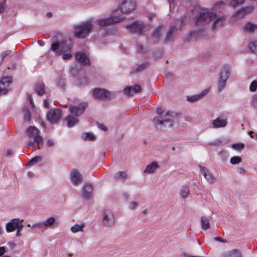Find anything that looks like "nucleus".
Masks as SVG:
<instances>
[{
  "instance_id": "nucleus-1",
  "label": "nucleus",
  "mask_w": 257,
  "mask_h": 257,
  "mask_svg": "<svg viewBox=\"0 0 257 257\" xmlns=\"http://www.w3.org/2000/svg\"><path fill=\"white\" fill-rule=\"evenodd\" d=\"M73 44L71 41L63 40L61 42L53 43L51 46V50L56 56H62L64 60H69L72 57Z\"/></svg>"
},
{
  "instance_id": "nucleus-2",
  "label": "nucleus",
  "mask_w": 257,
  "mask_h": 257,
  "mask_svg": "<svg viewBox=\"0 0 257 257\" xmlns=\"http://www.w3.org/2000/svg\"><path fill=\"white\" fill-rule=\"evenodd\" d=\"M212 20H214L211 25L213 30L220 28L225 22L224 17L217 16L215 13L209 12L206 10L205 12L204 11L200 13V15L196 18V23L198 24L208 23Z\"/></svg>"
},
{
  "instance_id": "nucleus-3",
  "label": "nucleus",
  "mask_w": 257,
  "mask_h": 257,
  "mask_svg": "<svg viewBox=\"0 0 257 257\" xmlns=\"http://www.w3.org/2000/svg\"><path fill=\"white\" fill-rule=\"evenodd\" d=\"M177 115V113L175 112L167 111L164 115H162V116L155 117L153 119V122L157 128L172 127Z\"/></svg>"
},
{
  "instance_id": "nucleus-4",
  "label": "nucleus",
  "mask_w": 257,
  "mask_h": 257,
  "mask_svg": "<svg viewBox=\"0 0 257 257\" xmlns=\"http://www.w3.org/2000/svg\"><path fill=\"white\" fill-rule=\"evenodd\" d=\"M26 135L29 138L33 139V140H29L26 143V146L29 149H34L35 145H37L38 149H41L44 146V140L40 135V131L35 126L29 127L26 132Z\"/></svg>"
},
{
  "instance_id": "nucleus-5",
  "label": "nucleus",
  "mask_w": 257,
  "mask_h": 257,
  "mask_svg": "<svg viewBox=\"0 0 257 257\" xmlns=\"http://www.w3.org/2000/svg\"><path fill=\"white\" fill-rule=\"evenodd\" d=\"M94 25V20L90 19L74 27V36L77 38H84L91 32Z\"/></svg>"
},
{
  "instance_id": "nucleus-6",
  "label": "nucleus",
  "mask_w": 257,
  "mask_h": 257,
  "mask_svg": "<svg viewBox=\"0 0 257 257\" xmlns=\"http://www.w3.org/2000/svg\"><path fill=\"white\" fill-rule=\"evenodd\" d=\"M56 220L54 217H50L43 221H39L32 224V228L35 232H44L48 228L55 226Z\"/></svg>"
},
{
  "instance_id": "nucleus-7",
  "label": "nucleus",
  "mask_w": 257,
  "mask_h": 257,
  "mask_svg": "<svg viewBox=\"0 0 257 257\" xmlns=\"http://www.w3.org/2000/svg\"><path fill=\"white\" fill-rule=\"evenodd\" d=\"M118 10H113L111 17L98 19L97 24L100 27H105L123 21L124 18L118 15Z\"/></svg>"
},
{
  "instance_id": "nucleus-8",
  "label": "nucleus",
  "mask_w": 257,
  "mask_h": 257,
  "mask_svg": "<svg viewBox=\"0 0 257 257\" xmlns=\"http://www.w3.org/2000/svg\"><path fill=\"white\" fill-rule=\"evenodd\" d=\"M230 71L231 67L228 65H225L221 68L219 73L218 80L217 82L218 92H221L225 88L226 85L227 80L230 76Z\"/></svg>"
},
{
  "instance_id": "nucleus-9",
  "label": "nucleus",
  "mask_w": 257,
  "mask_h": 257,
  "mask_svg": "<svg viewBox=\"0 0 257 257\" xmlns=\"http://www.w3.org/2000/svg\"><path fill=\"white\" fill-rule=\"evenodd\" d=\"M126 28L133 34H142L147 31V26L144 22L136 21L126 26Z\"/></svg>"
},
{
  "instance_id": "nucleus-10",
  "label": "nucleus",
  "mask_w": 257,
  "mask_h": 257,
  "mask_svg": "<svg viewBox=\"0 0 257 257\" xmlns=\"http://www.w3.org/2000/svg\"><path fill=\"white\" fill-rule=\"evenodd\" d=\"M93 95L98 99L111 100L115 96V93L103 89L95 88L93 90Z\"/></svg>"
},
{
  "instance_id": "nucleus-11",
  "label": "nucleus",
  "mask_w": 257,
  "mask_h": 257,
  "mask_svg": "<svg viewBox=\"0 0 257 257\" xmlns=\"http://www.w3.org/2000/svg\"><path fill=\"white\" fill-rule=\"evenodd\" d=\"M102 225L105 227L113 226L115 223V218L113 212L109 209L104 211L102 218Z\"/></svg>"
},
{
  "instance_id": "nucleus-12",
  "label": "nucleus",
  "mask_w": 257,
  "mask_h": 257,
  "mask_svg": "<svg viewBox=\"0 0 257 257\" xmlns=\"http://www.w3.org/2000/svg\"><path fill=\"white\" fill-rule=\"evenodd\" d=\"M120 10H118V16H121L120 13H128L134 11L136 7V4L133 0H122L120 3Z\"/></svg>"
},
{
  "instance_id": "nucleus-13",
  "label": "nucleus",
  "mask_w": 257,
  "mask_h": 257,
  "mask_svg": "<svg viewBox=\"0 0 257 257\" xmlns=\"http://www.w3.org/2000/svg\"><path fill=\"white\" fill-rule=\"evenodd\" d=\"M87 105L88 104L86 102L81 103L78 105H71L69 106V110L71 114H73L76 117H77L83 113Z\"/></svg>"
},
{
  "instance_id": "nucleus-14",
  "label": "nucleus",
  "mask_w": 257,
  "mask_h": 257,
  "mask_svg": "<svg viewBox=\"0 0 257 257\" xmlns=\"http://www.w3.org/2000/svg\"><path fill=\"white\" fill-rule=\"evenodd\" d=\"M62 116V112L58 108L51 109L47 113V118L52 123H56Z\"/></svg>"
},
{
  "instance_id": "nucleus-15",
  "label": "nucleus",
  "mask_w": 257,
  "mask_h": 257,
  "mask_svg": "<svg viewBox=\"0 0 257 257\" xmlns=\"http://www.w3.org/2000/svg\"><path fill=\"white\" fill-rule=\"evenodd\" d=\"M253 10V8L251 7L242 8L238 11L235 14L232 16V19L234 21H237L243 19L245 15L250 14Z\"/></svg>"
},
{
  "instance_id": "nucleus-16",
  "label": "nucleus",
  "mask_w": 257,
  "mask_h": 257,
  "mask_svg": "<svg viewBox=\"0 0 257 257\" xmlns=\"http://www.w3.org/2000/svg\"><path fill=\"white\" fill-rule=\"evenodd\" d=\"M12 82V78L9 76H5L2 78L0 80V95L5 94L8 91L7 87Z\"/></svg>"
},
{
  "instance_id": "nucleus-17",
  "label": "nucleus",
  "mask_w": 257,
  "mask_h": 257,
  "mask_svg": "<svg viewBox=\"0 0 257 257\" xmlns=\"http://www.w3.org/2000/svg\"><path fill=\"white\" fill-rule=\"evenodd\" d=\"M70 178L73 184L75 186H78L82 183V176L76 170H72L70 174Z\"/></svg>"
},
{
  "instance_id": "nucleus-18",
  "label": "nucleus",
  "mask_w": 257,
  "mask_h": 257,
  "mask_svg": "<svg viewBox=\"0 0 257 257\" xmlns=\"http://www.w3.org/2000/svg\"><path fill=\"white\" fill-rule=\"evenodd\" d=\"M227 124L228 120L226 117L219 116L212 121V127L214 128L224 127Z\"/></svg>"
},
{
  "instance_id": "nucleus-19",
  "label": "nucleus",
  "mask_w": 257,
  "mask_h": 257,
  "mask_svg": "<svg viewBox=\"0 0 257 257\" xmlns=\"http://www.w3.org/2000/svg\"><path fill=\"white\" fill-rule=\"evenodd\" d=\"M76 60L83 65L89 64L88 56L84 53L78 52L75 55Z\"/></svg>"
},
{
  "instance_id": "nucleus-20",
  "label": "nucleus",
  "mask_w": 257,
  "mask_h": 257,
  "mask_svg": "<svg viewBox=\"0 0 257 257\" xmlns=\"http://www.w3.org/2000/svg\"><path fill=\"white\" fill-rule=\"evenodd\" d=\"M93 190V186L90 184H87L82 189V194L83 197L86 200L90 199Z\"/></svg>"
},
{
  "instance_id": "nucleus-21",
  "label": "nucleus",
  "mask_w": 257,
  "mask_h": 257,
  "mask_svg": "<svg viewBox=\"0 0 257 257\" xmlns=\"http://www.w3.org/2000/svg\"><path fill=\"white\" fill-rule=\"evenodd\" d=\"M200 168V171L202 174L204 176L207 181L210 184H213L215 182V178L212 175V174L205 167L199 166Z\"/></svg>"
},
{
  "instance_id": "nucleus-22",
  "label": "nucleus",
  "mask_w": 257,
  "mask_h": 257,
  "mask_svg": "<svg viewBox=\"0 0 257 257\" xmlns=\"http://www.w3.org/2000/svg\"><path fill=\"white\" fill-rule=\"evenodd\" d=\"M142 88L140 85H135L133 87H126L123 89V93L126 95L131 96L132 95V92L134 93H139L141 92Z\"/></svg>"
},
{
  "instance_id": "nucleus-23",
  "label": "nucleus",
  "mask_w": 257,
  "mask_h": 257,
  "mask_svg": "<svg viewBox=\"0 0 257 257\" xmlns=\"http://www.w3.org/2000/svg\"><path fill=\"white\" fill-rule=\"evenodd\" d=\"M160 166L157 162H153L146 166L144 172L147 174H152Z\"/></svg>"
},
{
  "instance_id": "nucleus-24",
  "label": "nucleus",
  "mask_w": 257,
  "mask_h": 257,
  "mask_svg": "<svg viewBox=\"0 0 257 257\" xmlns=\"http://www.w3.org/2000/svg\"><path fill=\"white\" fill-rule=\"evenodd\" d=\"M177 29L175 26L172 25L170 27V28L165 38V41L166 42H170L173 40L175 32L177 31Z\"/></svg>"
},
{
  "instance_id": "nucleus-25",
  "label": "nucleus",
  "mask_w": 257,
  "mask_h": 257,
  "mask_svg": "<svg viewBox=\"0 0 257 257\" xmlns=\"http://www.w3.org/2000/svg\"><path fill=\"white\" fill-rule=\"evenodd\" d=\"M65 120L67 121V126L69 127H72L78 123V119L72 114L67 116Z\"/></svg>"
},
{
  "instance_id": "nucleus-26",
  "label": "nucleus",
  "mask_w": 257,
  "mask_h": 257,
  "mask_svg": "<svg viewBox=\"0 0 257 257\" xmlns=\"http://www.w3.org/2000/svg\"><path fill=\"white\" fill-rule=\"evenodd\" d=\"M241 253L238 249H233L227 251L221 255V257H241Z\"/></svg>"
},
{
  "instance_id": "nucleus-27",
  "label": "nucleus",
  "mask_w": 257,
  "mask_h": 257,
  "mask_svg": "<svg viewBox=\"0 0 257 257\" xmlns=\"http://www.w3.org/2000/svg\"><path fill=\"white\" fill-rule=\"evenodd\" d=\"M190 193V189L188 186H182L179 191V195L183 199L188 197Z\"/></svg>"
},
{
  "instance_id": "nucleus-28",
  "label": "nucleus",
  "mask_w": 257,
  "mask_h": 257,
  "mask_svg": "<svg viewBox=\"0 0 257 257\" xmlns=\"http://www.w3.org/2000/svg\"><path fill=\"white\" fill-rule=\"evenodd\" d=\"M85 223L78 224L76 223L74 225L71 227L70 230L73 233H77L78 232H83L84 228L85 227Z\"/></svg>"
},
{
  "instance_id": "nucleus-29",
  "label": "nucleus",
  "mask_w": 257,
  "mask_h": 257,
  "mask_svg": "<svg viewBox=\"0 0 257 257\" xmlns=\"http://www.w3.org/2000/svg\"><path fill=\"white\" fill-rule=\"evenodd\" d=\"M16 220H20V219L19 218L13 219L9 222L6 224V229L7 232H12L16 229V224L14 223Z\"/></svg>"
},
{
  "instance_id": "nucleus-30",
  "label": "nucleus",
  "mask_w": 257,
  "mask_h": 257,
  "mask_svg": "<svg viewBox=\"0 0 257 257\" xmlns=\"http://www.w3.org/2000/svg\"><path fill=\"white\" fill-rule=\"evenodd\" d=\"M206 94V92H202L197 95L188 96L187 97V100L189 102H194L201 99Z\"/></svg>"
},
{
  "instance_id": "nucleus-31",
  "label": "nucleus",
  "mask_w": 257,
  "mask_h": 257,
  "mask_svg": "<svg viewBox=\"0 0 257 257\" xmlns=\"http://www.w3.org/2000/svg\"><path fill=\"white\" fill-rule=\"evenodd\" d=\"M114 178L116 181L124 182L127 179V174L125 172L119 171L115 174Z\"/></svg>"
},
{
  "instance_id": "nucleus-32",
  "label": "nucleus",
  "mask_w": 257,
  "mask_h": 257,
  "mask_svg": "<svg viewBox=\"0 0 257 257\" xmlns=\"http://www.w3.org/2000/svg\"><path fill=\"white\" fill-rule=\"evenodd\" d=\"M162 26H160L157 28L152 35V38L154 42H158L161 37L162 34Z\"/></svg>"
},
{
  "instance_id": "nucleus-33",
  "label": "nucleus",
  "mask_w": 257,
  "mask_h": 257,
  "mask_svg": "<svg viewBox=\"0 0 257 257\" xmlns=\"http://www.w3.org/2000/svg\"><path fill=\"white\" fill-rule=\"evenodd\" d=\"M257 29V24L251 22L247 23L244 26V30L249 33H253Z\"/></svg>"
},
{
  "instance_id": "nucleus-34",
  "label": "nucleus",
  "mask_w": 257,
  "mask_h": 257,
  "mask_svg": "<svg viewBox=\"0 0 257 257\" xmlns=\"http://www.w3.org/2000/svg\"><path fill=\"white\" fill-rule=\"evenodd\" d=\"M201 227L204 230H207L210 227V223L208 218L205 216L201 218Z\"/></svg>"
},
{
  "instance_id": "nucleus-35",
  "label": "nucleus",
  "mask_w": 257,
  "mask_h": 257,
  "mask_svg": "<svg viewBox=\"0 0 257 257\" xmlns=\"http://www.w3.org/2000/svg\"><path fill=\"white\" fill-rule=\"evenodd\" d=\"M250 51L255 55H257V40L250 42L248 44Z\"/></svg>"
},
{
  "instance_id": "nucleus-36",
  "label": "nucleus",
  "mask_w": 257,
  "mask_h": 257,
  "mask_svg": "<svg viewBox=\"0 0 257 257\" xmlns=\"http://www.w3.org/2000/svg\"><path fill=\"white\" fill-rule=\"evenodd\" d=\"M23 220H16L14 223L16 224V228L17 229V231L16 233L17 236H20L21 235V231L22 230L23 227V224L22 223Z\"/></svg>"
},
{
  "instance_id": "nucleus-37",
  "label": "nucleus",
  "mask_w": 257,
  "mask_h": 257,
  "mask_svg": "<svg viewBox=\"0 0 257 257\" xmlns=\"http://www.w3.org/2000/svg\"><path fill=\"white\" fill-rule=\"evenodd\" d=\"M37 93L41 96L45 92V85L43 83H40L38 84L35 88Z\"/></svg>"
},
{
  "instance_id": "nucleus-38",
  "label": "nucleus",
  "mask_w": 257,
  "mask_h": 257,
  "mask_svg": "<svg viewBox=\"0 0 257 257\" xmlns=\"http://www.w3.org/2000/svg\"><path fill=\"white\" fill-rule=\"evenodd\" d=\"M225 6V3L223 1H220L214 4L212 7V10L218 11L222 9H223Z\"/></svg>"
},
{
  "instance_id": "nucleus-39",
  "label": "nucleus",
  "mask_w": 257,
  "mask_h": 257,
  "mask_svg": "<svg viewBox=\"0 0 257 257\" xmlns=\"http://www.w3.org/2000/svg\"><path fill=\"white\" fill-rule=\"evenodd\" d=\"M82 137L83 139L85 141H94L95 139V136L93 134L89 133H83L82 134Z\"/></svg>"
},
{
  "instance_id": "nucleus-40",
  "label": "nucleus",
  "mask_w": 257,
  "mask_h": 257,
  "mask_svg": "<svg viewBox=\"0 0 257 257\" xmlns=\"http://www.w3.org/2000/svg\"><path fill=\"white\" fill-rule=\"evenodd\" d=\"M23 113L25 121H29L31 116V113L30 109L28 107L24 108L23 109Z\"/></svg>"
},
{
  "instance_id": "nucleus-41",
  "label": "nucleus",
  "mask_w": 257,
  "mask_h": 257,
  "mask_svg": "<svg viewBox=\"0 0 257 257\" xmlns=\"http://www.w3.org/2000/svg\"><path fill=\"white\" fill-rule=\"evenodd\" d=\"M244 147V144L241 143L232 144L231 145V147L236 151H241L243 150Z\"/></svg>"
},
{
  "instance_id": "nucleus-42",
  "label": "nucleus",
  "mask_w": 257,
  "mask_h": 257,
  "mask_svg": "<svg viewBox=\"0 0 257 257\" xmlns=\"http://www.w3.org/2000/svg\"><path fill=\"white\" fill-rule=\"evenodd\" d=\"M42 160V158L41 156H38L32 158L28 163L29 165H33L36 163L41 162Z\"/></svg>"
},
{
  "instance_id": "nucleus-43",
  "label": "nucleus",
  "mask_w": 257,
  "mask_h": 257,
  "mask_svg": "<svg viewBox=\"0 0 257 257\" xmlns=\"http://www.w3.org/2000/svg\"><path fill=\"white\" fill-rule=\"evenodd\" d=\"M242 161L241 158L239 156H234L230 159V163L232 165H236L240 163Z\"/></svg>"
},
{
  "instance_id": "nucleus-44",
  "label": "nucleus",
  "mask_w": 257,
  "mask_h": 257,
  "mask_svg": "<svg viewBox=\"0 0 257 257\" xmlns=\"http://www.w3.org/2000/svg\"><path fill=\"white\" fill-rule=\"evenodd\" d=\"M245 0H232L230 3V5L232 7H236L237 6L243 4Z\"/></svg>"
},
{
  "instance_id": "nucleus-45",
  "label": "nucleus",
  "mask_w": 257,
  "mask_h": 257,
  "mask_svg": "<svg viewBox=\"0 0 257 257\" xmlns=\"http://www.w3.org/2000/svg\"><path fill=\"white\" fill-rule=\"evenodd\" d=\"M12 53H13V52L11 50H6V51L2 52L0 55L1 61H3V60L5 58L11 55Z\"/></svg>"
},
{
  "instance_id": "nucleus-46",
  "label": "nucleus",
  "mask_w": 257,
  "mask_h": 257,
  "mask_svg": "<svg viewBox=\"0 0 257 257\" xmlns=\"http://www.w3.org/2000/svg\"><path fill=\"white\" fill-rule=\"evenodd\" d=\"M257 88V81L256 80L253 81L250 84L249 90L251 92H254Z\"/></svg>"
},
{
  "instance_id": "nucleus-47",
  "label": "nucleus",
  "mask_w": 257,
  "mask_h": 257,
  "mask_svg": "<svg viewBox=\"0 0 257 257\" xmlns=\"http://www.w3.org/2000/svg\"><path fill=\"white\" fill-rule=\"evenodd\" d=\"M221 143H222V141L220 139H218V140L214 141L212 142H209V143H208L207 145H208V146H217L221 145Z\"/></svg>"
},
{
  "instance_id": "nucleus-48",
  "label": "nucleus",
  "mask_w": 257,
  "mask_h": 257,
  "mask_svg": "<svg viewBox=\"0 0 257 257\" xmlns=\"http://www.w3.org/2000/svg\"><path fill=\"white\" fill-rule=\"evenodd\" d=\"M138 206V203L137 202L133 201L130 203L129 205V208L131 210H135Z\"/></svg>"
},
{
  "instance_id": "nucleus-49",
  "label": "nucleus",
  "mask_w": 257,
  "mask_h": 257,
  "mask_svg": "<svg viewBox=\"0 0 257 257\" xmlns=\"http://www.w3.org/2000/svg\"><path fill=\"white\" fill-rule=\"evenodd\" d=\"M147 66V63H142V64H140L136 68V72H139V71H140L141 70H143L144 69L146 68Z\"/></svg>"
},
{
  "instance_id": "nucleus-50",
  "label": "nucleus",
  "mask_w": 257,
  "mask_h": 257,
  "mask_svg": "<svg viewBox=\"0 0 257 257\" xmlns=\"http://www.w3.org/2000/svg\"><path fill=\"white\" fill-rule=\"evenodd\" d=\"M157 112L158 114L160 115L159 116H162V115H164V114L166 112L163 111V109L161 107H157Z\"/></svg>"
},
{
  "instance_id": "nucleus-51",
  "label": "nucleus",
  "mask_w": 257,
  "mask_h": 257,
  "mask_svg": "<svg viewBox=\"0 0 257 257\" xmlns=\"http://www.w3.org/2000/svg\"><path fill=\"white\" fill-rule=\"evenodd\" d=\"M214 239L215 241H217L224 242V243L227 242V241L226 240L223 239L222 238H221L220 237H214Z\"/></svg>"
},
{
  "instance_id": "nucleus-52",
  "label": "nucleus",
  "mask_w": 257,
  "mask_h": 257,
  "mask_svg": "<svg viewBox=\"0 0 257 257\" xmlns=\"http://www.w3.org/2000/svg\"><path fill=\"white\" fill-rule=\"evenodd\" d=\"M98 127H99V129L103 131H106L107 130V127L103 124L102 123H98Z\"/></svg>"
},
{
  "instance_id": "nucleus-53",
  "label": "nucleus",
  "mask_w": 257,
  "mask_h": 257,
  "mask_svg": "<svg viewBox=\"0 0 257 257\" xmlns=\"http://www.w3.org/2000/svg\"><path fill=\"white\" fill-rule=\"evenodd\" d=\"M47 144L49 147H52L54 146L55 143L53 140H49L47 142Z\"/></svg>"
},
{
  "instance_id": "nucleus-54",
  "label": "nucleus",
  "mask_w": 257,
  "mask_h": 257,
  "mask_svg": "<svg viewBox=\"0 0 257 257\" xmlns=\"http://www.w3.org/2000/svg\"><path fill=\"white\" fill-rule=\"evenodd\" d=\"M237 171L238 173L240 174H244L245 172L244 169L242 167L238 168L237 169Z\"/></svg>"
},
{
  "instance_id": "nucleus-55",
  "label": "nucleus",
  "mask_w": 257,
  "mask_h": 257,
  "mask_svg": "<svg viewBox=\"0 0 257 257\" xmlns=\"http://www.w3.org/2000/svg\"><path fill=\"white\" fill-rule=\"evenodd\" d=\"M6 252V249L5 247L1 246L0 247V256L3 255Z\"/></svg>"
},
{
  "instance_id": "nucleus-56",
  "label": "nucleus",
  "mask_w": 257,
  "mask_h": 257,
  "mask_svg": "<svg viewBox=\"0 0 257 257\" xmlns=\"http://www.w3.org/2000/svg\"><path fill=\"white\" fill-rule=\"evenodd\" d=\"M44 105L45 108H48L49 106V103L47 99L44 100Z\"/></svg>"
},
{
  "instance_id": "nucleus-57",
  "label": "nucleus",
  "mask_w": 257,
  "mask_h": 257,
  "mask_svg": "<svg viewBox=\"0 0 257 257\" xmlns=\"http://www.w3.org/2000/svg\"><path fill=\"white\" fill-rule=\"evenodd\" d=\"M34 174L32 172H31V171L28 172L27 173V175L29 177H32L34 176Z\"/></svg>"
},
{
  "instance_id": "nucleus-58",
  "label": "nucleus",
  "mask_w": 257,
  "mask_h": 257,
  "mask_svg": "<svg viewBox=\"0 0 257 257\" xmlns=\"http://www.w3.org/2000/svg\"><path fill=\"white\" fill-rule=\"evenodd\" d=\"M4 11V8L2 4H0V13H3Z\"/></svg>"
},
{
  "instance_id": "nucleus-59",
  "label": "nucleus",
  "mask_w": 257,
  "mask_h": 257,
  "mask_svg": "<svg viewBox=\"0 0 257 257\" xmlns=\"http://www.w3.org/2000/svg\"><path fill=\"white\" fill-rule=\"evenodd\" d=\"M253 132L252 131H250L248 132V135L250 136V137L251 138H253Z\"/></svg>"
},
{
  "instance_id": "nucleus-60",
  "label": "nucleus",
  "mask_w": 257,
  "mask_h": 257,
  "mask_svg": "<svg viewBox=\"0 0 257 257\" xmlns=\"http://www.w3.org/2000/svg\"><path fill=\"white\" fill-rule=\"evenodd\" d=\"M52 16H53L52 13L51 12H48L47 13V16L48 18H51L52 17Z\"/></svg>"
},
{
  "instance_id": "nucleus-61",
  "label": "nucleus",
  "mask_w": 257,
  "mask_h": 257,
  "mask_svg": "<svg viewBox=\"0 0 257 257\" xmlns=\"http://www.w3.org/2000/svg\"><path fill=\"white\" fill-rule=\"evenodd\" d=\"M168 2L171 6V5H173L175 0H168Z\"/></svg>"
},
{
  "instance_id": "nucleus-62",
  "label": "nucleus",
  "mask_w": 257,
  "mask_h": 257,
  "mask_svg": "<svg viewBox=\"0 0 257 257\" xmlns=\"http://www.w3.org/2000/svg\"><path fill=\"white\" fill-rule=\"evenodd\" d=\"M138 51H139L143 52V50H142V49H143V46H142V45L139 46L138 47Z\"/></svg>"
},
{
  "instance_id": "nucleus-63",
  "label": "nucleus",
  "mask_w": 257,
  "mask_h": 257,
  "mask_svg": "<svg viewBox=\"0 0 257 257\" xmlns=\"http://www.w3.org/2000/svg\"><path fill=\"white\" fill-rule=\"evenodd\" d=\"M11 152H12V150H8L7 151V153H7V155H8H8H10V154H11Z\"/></svg>"
},
{
  "instance_id": "nucleus-64",
  "label": "nucleus",
  "mask_w": 257,
  "mask_h": 257,
  "mask_svg": "<svg viewBox=\"0 0 257 257\" xmlns=\"http://www.w3.org/2000/svg\"><path fill=\"white\" fill-rule=\"evenodd\" d=\"M28 99L30 100V102L31 103V104H32V97H31V95L29 96V98Z\"/></svg>"
}]
</instances>
